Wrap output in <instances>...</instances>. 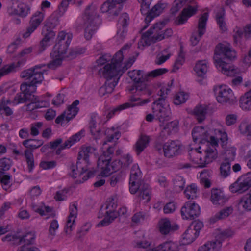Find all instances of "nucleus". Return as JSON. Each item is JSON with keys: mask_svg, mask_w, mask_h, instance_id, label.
<instances>
[{"mask_svg": "<svg viewBox=\"0 0 251 251\" xmlns=\"http://www.w3.org/2000/svg\"><path fill=\"white\" fill-rule=\"evenodd\" d=\"M185 62V54L181 50L175 62L172 71L176 72L178 70Z\"/></svg>", "mask_w": 251, "mask_h": 251, "instance_id": "bf43d9fd", "label": "nucleus"}, {"mask_svg": "<svg viewBox=\"0 0 251 251\" xmlns=\"http://www.w3.org/2000/svg\"><path fill=\"white\" fill-rule=\"evenodd\" d=\"M29 8L25 4L19 3L17 7L11 6L8 10V13L9 15H18L22 17L26 16L29 12Z\"/></svg>", "mask_w": 251, "mask_h": 251, "instance_id": "2f4dec72", "label": "nucleus"}, {"mask_svg": "<svg viewBox=\"0 0 251 251\" xmlns=\"http://www.w3.org/2000/svg\"><path fill=\"white\" fill-rule=\"evenodd\" d=\"M251 186L249 178L240 177L229 187L230 191L233 193L242 194L248 190Z\"/></svg>", "mask_w": 251, "mask_h": 251, "instance_id": "412c9836", "label": "nucleus"}, {"mask_svg": "<svg viewBox=\"0 0 251 251\" xmlns=\"http://www.w3.org/2000/svg\"><path fill=\"white\" fill-rule=\"evenodd\" d=\"M100 10L102 13L108 12L112 15H117L119 11L117 8V5L112 0H108L101 6Z\"/></svg>", "mask_w": 251, "mask_h": 251, "instance_id": "4c0bfd02", "label": "nucleus"}, {"mask_svg": "<svg viewBox=\"0 0 251 251\" xmlns=\"http://www.w3.org/2000/svg\"><path fill=\"white\" fill-rule=\"evenodd\" d=\"M105 134L106 135V140L103 142V145H106L107 142H111L114 139L118 140L121 136L120 132L115 131L113 127L106 129Z\"/></svg>", "mask_w": 251, "mask_h": 251, "instance_id": "37998d69", "label": "nucleus"}, {"mask_svg": "<svg viewBox=\"0 0 251 251\" xmlns=\"http://www.w3.org/2000/svg\"><path fill=\"white\" fill-rule=\"evenodd\" d=\"M208 17L207 13H204L200 18L198 23V35L193 34L191 38V42L193 46L196 45L205 31V27Z\"/></svg>", "mask_w": 251, "mask_h": 251, "instance_id": "5701e85b", "label": "nucleus"}, {"mask_svg": "<svg viewBox=\"0 0 251 251\" xmlns=\"http://www.w3.org/2000/svg\"><path fill=\"white\" fill-rule=\"evenodd\" d=\"M82 131L79 132L70 137L67 141H65L66 147H69V148L74 145L75 142L79 141L81 138Z\"/></svg>", "mask_w": 251, "mask_h": 251, "instance_id": "338daca9", "label": "nucleus"}, {"mask_svg": "<svg viewBox=\"0 0 251 251\" xmlns=\"http://www.w3.org/2000/svg\"><path fill=\"white\" fill-rule=\"evenodd\" d=\"M165 4L159 3L155 4L150 10L149 8L148 13L145 14L146 15L145 20L146 22H150L154 17L159 16L163 12Z\"/></svg>", "mask_w": 251, "mask_h": 251, "instance_id": "72a5a7b5", "label": "nucleus"}, {"mask_svg": "<svg viewBox=\"0 0 251 251\" xmlns=\"http://www.w3.org/2000/svg\"><path fill=\"white\" fill-rule=\"evenodd\" d=\"M133 244L135 247L145 249L144 251L151 250L155 248V247L151 245V242L149 241L140 240L137 239L133 241Z\"/></svg>", "mask_w": 251, "mask_h": 251, "instance_id": "603ef678", "label": "nucleus"}, {"mask_svg": "<svg viewBox=\"0 0 251 251\" xmlns=\"http://www.w3.org/2000/svg\"><path fill=\"white\" fill-rule=\"evenodd\" d=\"M149 136L142 135L134 146L136 153L139 155L148 146L149 143Z\"/></svg>", "mask_w": 251, "mask_h": 251, "instance_id": "f704fd0d", "label": "nucleus"}, {"mask_svg": "<svg viewBox=\"0 0 251 251\" xmlns=\"http://www.w3.org/2000/svg\"><path fill=\"white\" fill-rule=\"evenodd\" d=\"M170 91L169 88L161 87L157 93L159 98L152 103V112L156 118L161 123L168 121L170 118L171 111L166 100Z\"/></svg>", "mask_w": 251, "mask_h": 251, "instance_id": "423d86ee", "label": "nucleus"}, {"mask_svg": "<svg viewBox=\"0 0 251 251\" xmlns=\"http://www.w3.org/2000/svg\"><path fill=\"white\" fill-rule=\"evenodd\" d=\"M91 151V147H82L79 152L78 161L76 164L71 163L69 167L70 170V175L71 177L74 178L77 177L82 178V180L80 179L77 180L80 183L84 182L89 178L93 176L96 172V170H92L86 173L88 169L81 167L80 165L82 163L86 165L89 163V157Z\"/></svg>", "mask_w": 251, "mask_h": 251, "instance_id": "7ed1b4c3", "label": "nucleus"}, {"mask_svg": "<svg viewBox=\"0 0 251 251\" xmlns=\"http://www.w3.org/2000/svg\"><path fill=\"white\" fill-rule=\"evenodd\" d=\"M42 34L44 37L40 43L39 52L40 53L51 45L55 35V32L47 25L43 27Z\"/></svg>", "mask_w": 251, "mask_h": 251, "instance_id": "f3484780", "label": "nucleus"}, {"mask_svg": "<svg viewBox=\"0 0 251 251\" xmlns=\"http://www.w3.org/2000/svg\"><path fill=\"white\" fill-rule=\"evenodd\" d=\"M236 206L239 211H251V190L239 200Z\"/></svg>", "mask_w": 251, "mask_h": 251, "instance_id": "c85d7f7f", "label": "nucleus"}, {"mask_svg": "<svg viewBox=\"0 0 251 251\" xmlns=\"http://www.w3.org/2000/svg\"><path fill=\"white\" fill-rule=\"evenodd\" d=\"M177 245L172 241L164 242L151 250L146 251H172L177 249Z\"/></svg>", "mask_w": 251, "mask_h": 251, "instance_id": "a19ab883", "label": "nucleus"}, {"mask_svg": "<svg viewBox=\"0 0 251 251\" xmlns=\"http://www.w3.org/2000/svg\"><path fill=\"white\" fill-rule=\"evenodd\" d=\"M210 200L214 204L223 205L227 201V198L223 192L218 189H212Z\"/></svg>", "mask_w": 251, "mask_h": 251, "instance_id": "473e14b6", "label": "nucleus"}, {"mask_svg": "<svg viewBox=\"0 0 251 251\" xmlns=\"http://www.w3.org/2000/svg\"><path fill=\"white\" fill-rule=\"evenodd\" d=\"M168 72L166 68H159L145 74L143 71L134 70L128 72L129 77L133 80L134 83L140 80H148L149 78H155L160 76Z\"/></svg>", "mask_w": 251, "mask_h": 251, "instance_id": "4468645a", "label": "nucleus"}, {"mask_svg": "<svg viewBox=\"0 0 251 251\" xmlns=\"http://www.w3.org/2000/svg\"><path fill=\"white\" fill-rule=\"evenodd\" d=\"M207 109L205 106H197L194 110V113L199 123L202 122L205 118Z\"/></svg>", "mask_w": 251, "mask_h": 251, "instance_id": "49530a36", "label": "nucleus"}, {"mask_svg": "<svg viewBox=\"0 0 251 251\" xmlns=\"http://www.w3.org/2000/svg\"><path fill=\"white\" fill-rule=\"evenodd\" d=\"M240 106L244 110L251 109V98L244 94L240 99Z\"/></svg>", "mask_w": 251, "mask_h": 251, "instance_id": "680f3d73", "label": "nucleus"}, {"mask_svg": "<svg viewBox=\"0 0 251 251\" xmlns=\"http://www.w3.org/2000/svg\"><path fill=\"white\" fill-rule=\"evenodd\" d=\"M226 237V234L221 233L216 237V239L208 241L201 246L198 251H219L222 247V242Z\"/></svg>", "mask_w": 251, "mask_h": 251, "instance_id": "6ab92c4d", "label": "nucleus"}, {"mask_svg": "<svg viewBox=\"0 0 251 251\" xmlns=\"http://www.w3.org/2000/svg\"><path fill=\"white\" fill-rule=\"evenodd\" d=\"M191 160L199 165L201 167H204V160L202 151V145L198 148H191L189 151Z\"/></svg>", "mask_w": 251, "mask_h": 251, "instance_id": "393cba45", "label": "nucleus"}, {"mask_svg": "<svg viewBox=\"0 0 251 251\" xmlns=\"http://www.w3.org/2000/svg\"><path fill=\"white\" fill-rule=\"evenodd\" d=\"M178 228L177 225L171 224L169 220L164 219L159 222V231L162 234L167 235Z\"/></svg>", "mask_w": 251, "mask_h": 251, "instance_id": "7c9ffc66", "label": "nucleus"}, {"mask_svg": "<svg viewBox=\"0 0 251 251\" xmlns=\"http://www.w3.org/2000/svg\"><path fill=\"white\" fill-rule=\"evenodd\" d=\"M44 142L42 140L27 139L23 142V145L26 148L36 149L43 145Z\"/></svg>", "mask_w": 251, "mask_h": 251, "instance_id": "de8ad7c7", "label": "nucleus"}, {"mask_svg": "<svg viewBox=\"0 0 251 251\" xmlns=\"http://www.w3.org/2000/svg\"><path fill=\"white\" fill-rule=\"evenodd\" d=\"M202 151L204 167L213 161L217 157V151L215 147L207 142L206 147L202 145Z\"/></svg>", "mask_w": 251, "mask_h": 251, "instance_id": "b1692460", "label": "nucleus"}, {"mask_svg": "<svg viewBox=\"0 0 251 251\" xmlns=\"http://www.w3.org/2000/svg\"><path fill=\"white\" fill-rule=\"evenodd\" d=\"M140 100V99L139 98L135 97L134 96H131L129 100V101L117 106L115 108L109 112L108 116L110 118L117 111H120L128 108L134 107L137 105H142L150 101V100L149 99H146L144 100L140 101L137 103H135V102H137Z\"/></svg>", "mask_w": 251, "mask_h": 251, "instance_id": "a211bd4d", "label": "nucleus"}, {"mask_svg": "<svg viewBox=\"0 0 251 251\" xmlns=\"http://www.w3.org/2000/svg\"><path fill=\"white\" fill-rule=\"evenodd\" d=\"M24 154L28 171L31 172L34 167V160L32 151L28 149L25 150Z\"/></svg>", "mask_w": 251, "mask_h": 251, "instance_id": "3c124183", "label": "nucleus"}, {"mask_svg": "<svg viewBox=\"0 0 251 251\" xmlns=\"http://www.w3.org/2000/svg\"><path fill=\"white\" fill-rule=\"evenodd\" d=\"M140 80L134 83L129 91L132 93H136L137 95L142 96L144 95H151L152 91L150 88L148 81L150 80Z\"/></svg>", "mask_w": 251, "mask_h": 251, "instance_id": "aec40b11", "label": "nucleus"}, {"mask_svg": "<svg viewBox=\"0 0 251 251\" xmlns=\"http://www.w3.org/2000/svg\"><path fill=\"white\" fill-rule=\"evenodd\" d=\"M72 37V34L67 33L64 31L60 32L57 37L58 42L54 46L50 53V56H58L63 58L67 56V50Z\"/></svg>", "mask_w": 251, "mask_h": 251, "instance_id": "9d476101", "label": "nucleus"}, {"mask_svg": "<svg viewBox=\"0 0 251 251\" xmlns=\"http://www.w3.org/2000/svg\"><path fill=\"white\" fill-rule=\"evenodd\" d=\"M181 144L178 140L168 141L162 145L161 142H156L155 149L159 153H163L164 156L171 158L180 152Z\"/></svg>", "mask_w": 251, "mask_h": 251, "instance_id": "9b49d317", "label": "nucleus"}, {"mask_svg": "<svg viewBox=\"0 0 251 251\" xmlns=\"http://www.w3.org/2000/svg\"><path fill=\"white\" fill-rule=\"evenodd\" d=\"M236 155V149L234 147H230L226 150L224 153V161L228 162H232L235 159Z\"/></svg>", "mask_w": 251, "mask_h": 251, "instance_id": "4d7b16f0", "label": "nucleus"}, {"mask_svg": "<svg viewBox=\"0 0 251 251\" xmlns=\"http://www.w3.org/2000/svg\"><path fill=\"white\" fill-rule=\"evenodd\" d=\"M46 67L45 64H39L21 73L20 77L28 81L21 84V92L15 95L13 100L14 104L31 101L26 105V110L28 111L46 106V102L40 100L38 96L33 94L36 90V85L44 79L43 75L47 70L43 68Z\"/></svg>", "mask_w": 251, "mask_h": 251, "instance_id": "f257e3e1", "label": "nucleus"}, {"mask_svg": "<svg viewBox=\"0 0 251 251\" xmlns=\"http://www.w3.org/2000/svg\"><path fill=\"white\" fill-rule=\"evenodd\" d=\"M186 5L180 15L176 18L175 23L176 25L185 23L188 18L196 13L198 5L195 0H175L171 10L172 13L177 12L182 6Z\"/></svg>", "mask_w": 251, "mask_h": 251, "instance_id": "0eeeda50", "label": "nucleus"}, {"mask_svg": "<svg viewBox=\"0 0 251 251\" xmlns=\"http://www.w3.org/2000/svg\"><path fill=\"white\" fill-rule=\"evenodd\" d=\"M129 22V17L128 15L124 13L120 17L118 25L119 29L117 31V35L123 39L125 38L126 33V27H127Z\"/></svg>", "mask_w": 251, "mask_h": 251, "instance_id": "a878e982", "label": "nucleus"}, {"mask_svg": "<svg viewBox=\"0 0 251 251\" xmlns=\"http://www.w3.org/2000/svg\"><path fill=\"white\" fill-rule=\"evenodd\" d=\"M32 51V48L28 47L23 49L18 55L19 60L17 63H13L12 64H17L19 62L23 60H25L23 64H21L19 67L18 71L20 69V67L23 66L26 61L27 55L30 54Z\"/></svg>", "mask_w": 251, "mask_h": 251, "instance_id": "864d4df0", "label": "nucleus"}, {"mask_svg": "<svg viewBox=\"0 0 251 251\" xmlns=\"http://www.w3.org/2000/svg\"><path fill=\"white\" fill-rule=\"evenodd\" d=\"M79 103V101L77 100H75L72 104L70 105L66 112V121L68 122L72 119L74 118L77 114L79 109L76 107Z\"/></svg>", "mask_w": 251, "mask_h": 251, "instance_id": "58836bf2", "label": "nucleus"}, {"mask_svg": "<svg viewBox=\"0 0 251 251\" xmlns=\"http://www.w3.org/2000/svg\"><path fill=\"white\" fill-rule=\"evenodd\" d=\"M199 236L197 231H195L191 226H189L187 229L183 234V240H186V243L190 244L193 242Z\"/></svg>", "mask_w": 251, "mask_h": 251, "instance_id": "a18cd8bd", "label": "nucleus"}, {"mask_svg": "<svg viewBox=\"0 0 251 251\" xmlns=\"http://www.w3.org/2000/svg\"><path fill=\"white\" fill-rule=\"evenodd\" d=\"M142 172L137 164H134L131 169L130 179L132 180H142Z\"/></svg>", "mask_w": 251, "mask_h": 251, "instance_id": "6e6d98bb", "label": "nucleus"}, {"mask_svg": "<svg viewBox=\"0 0 251 251\" xmlns=\"http://www.w3.org/2000/svg\"><path fill=\"white\" fill-rule=\"evenodd\" d=\"M174 189L176 192H180L184 188L185 180L181 176H176L173 179Z\"/></svg>", "mask_w": 251, "mask_h": 251, "instance_id": "8fccbe9b", "label": "nucleus"}, {"mask_svg": "<svg viewBox=\"0 0 251 251\" xmlns=\"http://www.w3.org/2000/svg\"><path fill=\"white\" fill-rule=\"evenodd\" d=\"M52 60L50 61V63H49L47 64V68H49L50 69H55L58 66H60L62 63V61L64 58L60 57H53L50 56Z\"/></svg>", "mask_w": 251, "mask_h": 251, "instance_id": "69168bd1", "label": "nucleus"}, {"mask_svg": "<svg viewBox=\"0 0 251 251\" xmlns=\"http://www.w3.org/2000/svg\"><path fill=\"white\" fill-rule=\"evenodd\" d=\"M235 33L233 35L234 43L238 44L241 41V39L244 36L246 39L251 37V23L245 26L244 29L236 27L234 29Z\"/></svg>", "mask_w": 251, "mask_h": 251, "instance_id": "bb28decb", "label": "nucleus"}, {"mask_svg": "<svg viewBox=\"0 0 251 251\" xmlns=\"http://www.w3.org/2000/svg\"><path fill=\"white\" fill-rule=\"evenodd\" d=\"M188 94L183 92H180L176 95L174 99V103L175 105H179L184 103L188 99Z\"/></svg>", "mask_w": 251, "mask_h": 251, "instance_id": "052dcab7", "label": "nucleus"}, {"mask_svg": "<svg viewBox=\"0 0 251 251\" xmlns=\"http://www.w3.org/2000/svg\"><path fill=\"white\" fill-rule=\"evenodd\" d=\"M44 19V14L37 11L30 18L29 25L27 27L26 32L23 34L24 38L28 37L39 26Z\"/></svg>", "mask_w": 251, "mask_h": 251, "instance_id": "4be33fe9", "label": "nucleus"}, {"mask_svg": "<svg viewBox=\"0 0 251 251\" xmlns=\"http://www.w3.org/2000/svg\"><path fill=\"white\" fill-rule=\"evenodd\" d=\"M134 61L133 58H130L127 61L122 63L118 60L114 61L113 57L112 62L107 63L100 68L99 73L100 75L106 79V81H113L118 79V83L120 76L132 66Z\"/></svg>", "mask_w": 251, "mask_h": 251, "instance_id": "20e7f679", "label": "nucleus"}, {"mask_svg": "<svg viewBox=\"0 0 251 251\" xmlns=\"http://www.w3.org/2000/svg\"><path fill=\"white\" fill-rule=\"evenodd\" d=\"M198 188L195 184L188 186L184 191V194L188 199H194L198 197Z\"/></svg>", "mask_w": 251, "mask_h": 251, "instance_id": "09e8293b", "label": "nucleus"}, {"mask_svg": "<svg viewBox=\"0 0 251 251\" xmlns=\"http://www.w3.org/2000/svg\"><path fill=\"white\" fill-rule=\"evenodd\" d=\"M214 91L217 101L220 103L232 104L236 101L232 90L226 86H215Z\"/></svg>", "mask_w": 251, "mask_h": 251, "instance_id": "f8f14e48", "label": "nucleus"}, {"mask_svg": "<svg viewBox=\"0 0 251 251\" xmlns=\"http://www.w3.org/2000/svg\"><path fill=\"white\" fill-rule=\"evenodd\" d=\"M117 84V79L113 81H106L104 84L99 89L100 96L103 97L107 94L111 93Z\"/></svg>", "mask_w": 251, "mask_h": 251, "instance_id": "e433bc0d", "label": "nucleus"}, {"mask_svg": "<svg viewBox=\"0 0 251 251\" xmlns=\"http://www.w3.org/2000/svg\"><path fill=\"white\" fill-rule=\"evenodd\" d=\"M117 207L114 200L110 201L107 204L105 209L101 208L99 213V218L104 217L98 224L99 226H106L111 223L118 215V212L115 210Z\"/></svg>", "mask_w": 251, "mask_h": 251, "instance_id": "ddd939ff", "label": "nucleus"}, {"mask_svg": "<svg viewBox=\"0 0 251 251\" xmlns=\"http://www.w3.org/2000/svg\"><path fill=\"white\" fill-rule=\"evenodd\" d=\"M35 239V234L31 232H29L22 236L8 234L2 238V240L3 241H13L14 244L17 245H19L22 243L30 245L33 244Z\"/></svg>", "mask_w": 251, "mask_h": 251, "instance_id": "dca6fc26", "label": "nucleus"}, {"mask_svg": "<svg viewBox=\"0 0 251 251\" xmlns=\"http://www.w3.org/2000/svg\"><path fill=\"white\" fill-rule=\"evenodd\" d=\"M25 60H23L19 62L17 64H10L3 67L0 69V78L5 75L10 73L15 72L18 71L19 66L23 64Z\"/></svg>", "mask_w": 251, "mask_h": 251, "instance_id": "79ce46f5", "label": "nucleus"}, {"mask_svg": "<svg viewBox=\"0 0 251 251\" xmlns=\"http://www.w3.org/2000/svg\"><path fill=\"white\" fill-rule=\"evenodd\" d=\"M239 130L241 133L251 136V123H242L239 126Z\"/></svg>", "mask_w": 251, "mask_h": 251, "instance_id": "774afa93", "label": "nucleus"}, {"mask_svg": "<svg viewBox=\"0 0 251 251\" xmlns=\"http://www.w3.org/2000/svg\"><path fill=\"white\" fill-rule=\"evenodd\" d=\"M194 70L198 76L204 78L208 70L207 61L206 60L197 61Z\"/></svg>", "mask_w": 251, "mask_h": 251, "instance_id": "c9c22d12", "label": "nucleus"}, {"mask_svg": "<svg viewBox=\"0 0 251 251\" xmlns=\"http://www.w3.org/2000/svg\"><path fill=\"white\" fill-rule=\"evenodd\" d=\"M225 15V10L221 9L216 15V20L220 29L223 32L227 30L226 22L224 20Z\"/></svg>", "mask_w": 251, "mask_h": 251, "instance_id": "c03bdc74", "label": "nucleus"}, {"mask_svg": "<svg viewBox=\"0 0 251 251\" xmlns=\"http://www.w3.org/2000/svg\"><path fill=\"white\" fill-rule=\"evenodd\" d=\"M222 55L229 60H233L236 58V52L231 46L227 44H219L216 47L215 55L213 59L216 63V67L225 75L234 76L237 73V70L229 64L224 62L219 55Z\"/></svg>", "mask_w": 251, "mask_h": 251, "instance_id": "f03ea898", "label": "nucleus"}, {"mask_svg": "<svg viewBox=\"0 0 251 251\" xmlns=\"http://www.w3.org/2000/svg\"><path fill=\"white\" fill-rule=\"evenodd\" d=\"M138 197L142 200H145L149 202L151 198V189L149 185L144 182L141 183L140 189L138 191Z\"/></svg>", "mask_w": 251, "mask_h": 251, "instance_id": "ea45409f", "label": "nucleus"}, {"mask_svg": "<svg viewBox=\"0 0 251 251\" xmlns=\"http://www.w3.org/2000/svg\"><path fill=\"white\" fill-rule=\"evenodd\" d=\"M193 140L195 143H202L208 141L207 130L202 126H197L192 131Z\"/></svg>", "mask_w": 251, "mask_h": 251, "instance_id": "cd10ccee", "label": "nucleus"}, {"mask_svg": "<svg viewBox=\"0 0 251 251\" xmlns=\"http://www.w3.org/2000/svg\"><path fill=\"white\" fill-rule=\"evenodd\" d=\"M142 183H144V182L142 180L129 179V184L130 192L132 194H134L138 192L140 189V186Z\"/></svg>", "mask_w": 251, "mask_h": 251, "instance_id": "13d9d810", "label": "nucleus"}, {"mask_svg": "<svg viewBox=\"0 0 251 251\" xmlns=\"http://www.w3.org/2000/svg\"><path fill=\"white\" fill-rule=\"evenodd\" d=\"M164 26V22L156 23L150 29L143 33L142 39L144 40L146 43L150 42L155 43L171 36L173 34L171 29L168 28L165 30H162Z\"/></svg>", "mask_w": 251, "mask_h": 251, "instance_id": "1a4fd4ad", "label": "nucleus"}, {"mask_svg": "<svg viewBox=\"0 0 251 251\" xmlns=\"http://www.w3.org/2000/svg\"><path fill=\"white\" fill-rule=\"evenodd\" d=\"M11 163L10 159L6 158L0 159V174H2L10 169Z\"/></svg>", "mask_w": 251, "mask_h": 251, "instance_id": "0e129e2a", "label": "nucleus"}, {"mask_svg": "<svg viewBox=\"0 0 251 251\" xmlns=\"http://www.w3.org/2000/svg\"><path fill=\"white\" fill-rule=\"evenodd\" d=\"M200 214V206L192 201L185 202L181 207V215L184 219H193L198 217Z\"/></svg>", "mask_w": 251, "mask_h": 251, "instance_id": "2eb2a0df", "label": "nucleus"}, {"mask_svg": "<svg viewBox=\"0 0 251 251\" xmlns=\"http://www.w3.org/2000/svg\"><path fill=\"white\" fill-rule=\"evenodd\" d=\"M77 214V205L76 204L74 203L70 207V215L68 218L65 229V232L67 234H70Z\"/></svg>", "mask_w": 251, "mask_h": 251, "instance_id": "c756f323", "label": "nucleus"}, {"mask_svg": "<svg viewBox=\"0 0 251 251\" xmlns=\"http://www.w3.org/2000/svg\"><path fill=\"white\" fill-rule=\"evenodd\" d=\"M220 170L221 176L224 177H227L231 172V163L223 160L221 164Z\"/></svg>", "mask_w": 251, "mask_h": 251, "instance_id": "5fc2aeb1", "label": "nucleus"}, {"mask_svg": "<svg viewBox=\"0 0 251 251\" xmlns=\"http://www.w3.org/2000/svg\"><path fill=\"white\" fill-rule=\"evenodd\" d=\"M114 150L113 147H109L99 157L97 166L98 171H100L99 175L103 177L108 176L113 172H116L121 168H123L121 160H116L110 163L113 155Z\"/></svg>", "mask_w": 251, "mask_h": 251, "instance_id": "39448f33", "label": "nucleus"}, {"mask_svg": "<svg viewBox=\"0 0 251 251\" xmlns=\"http://www.w3.org/2000/svg\"><path fill=\"white\" fill-rule=\"evenodd\" d=\"M83 20L85 27L84 37L87 40H89L92 38L100 22L96 9L93 6H87L85 10Z\"/></svg>", "mask_w": 251, "mask_h": 251, "instance_id": "6e6552de", "label": "nucleus"}, {"mask_svg": "<svg viewBox=\"0 0 251 251\" xmlns=\"http://www.w3.org/2000/svg\"><path fill=\"white\" fill-rule=\"evenodd\" d=\"M232 212V207H227L220 210L215 215V217L217 220L224 219L227 217Z\"/></svg>", "mask_w": 251, "mask_h": 251, "instance_id": "e2e57ef3", "label": "nucleus"}]
</instances>
